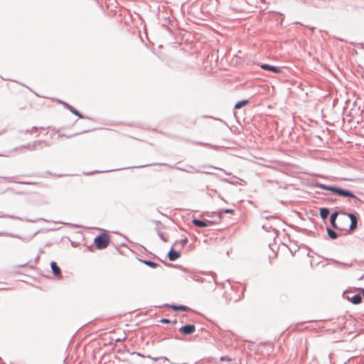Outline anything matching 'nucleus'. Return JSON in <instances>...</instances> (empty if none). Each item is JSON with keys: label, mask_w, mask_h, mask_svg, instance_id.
Returning <instances> with one entry per match:
<instances>
[{"label": "nucleus", "mask_w": 364, "mask_h": 364, "mask_svg": "<svg viewBox=\"0 0 364 364\" xmlns=\"http://www.w3.org/2000/svg\"><path fill=\"white\" fill-rule=\"evenodd\" d=\"M315 187L320 188L321 189L323 190L329 191L333 194L338 195L339 196L359 200L352 191L347 189H343L342 188L336 186H328L321 183H316L315 184Z\"/></svg>", "instance_id": "f257e3e1"}, {"label": "nucleus", "mask_w": 364, "mask_h": 364, "mask_svg": "<svg viewBox=\"0 0 364 364\" xmlns=\"http://www.w3.org/2000/svg\"><path fill=\"white\" fill-rule=\"evenodd\" d=\"M190 278L199 283L213 284L211 287L213 289H215L217 285V282L213 273L206 274L205 276H202L200 274H191Z\"/></svg>", "instance_id": "f03ea898"}, {"label": "nucleus", "mask_w": 364, "mask_h": 364, "mask_svg": "<svg viewBox=\"0 0 364 364\" xmlns=\"http://www.w3.org/2000/svg\"><path fill=\"white\" fill-rule=\"evenodd\" d=\"M109 243V236L105 232L98 235L94 240V244L98 250H103L106 248Z\"/></svg>", "instance_id": "7ed1b4c3"}, {"label": "nucleus", "mask_w": 364, "mask_h": 364, "mask_svg": "<svg viewBox=\"0 0 364 364\" xmlns=\"http://www.w3.org/2000/svg\"><path fill=\"white\" fill-rule=\"evenodd\" d=\"M192 223L194 225L198 227V228H205L210 225H212L217 222L209 220H200L198 218H193L192 220Z\"/></svg>", "instance_id": "20e7f679"}, {"label": "nucleus", "mask_w": 364, "mask_h": 364, "mask_svg": "<svg viewBox=\"0 0 364 364\" xmlns=\"http://www.w3.org/2000/svg\"><path fill=\"white\" fill-rule=\"evenodd\" d=\"M179 331L183 335H191L196 331V326L193 324H186L179 328Z\"/></svg>", "instance_id": "39448f33"}, {"label": "nucleus", "mask_w": 364, "mask_h": 364, "mask_svg": "<svg viewBox=\"0 0 364 364\" xmlns=\"http://www.w3.org/2000/svg\"><path fill=\"white\" fill-rule=\"evenodd\" d=\"M349 292H344L343 295H346V298L350 301L353 304H359L362 302V296L360 294H354L352 296H350L348 294Z\"/></svg>", "instance_id": "423d86ee"}, {"label": "nucleus", "mask_w": 364, "mask_h": 364, "mask_svg": "<svg viewBox=\"0 0 364 364\" xmlns=\"http://www.w3.org/2000/svg\"><path fill=\"white\" fill-rule=\"evenodd\" d=\"M167 257L170 261L173 262L181 257V253L179 251L173 250V247H171L167 254Z\"/></svg>", "instance_id": "0eeeda50"}, {"label": "nucleus", "mask_w": 364, "mask_h": 364, "mask_svg": "<svg viewBox=\"0 0 364 364\" xmlns=\"http://www.w3.org/2000/svg\"><path fill=\"white\" fill-rule=\"evenodd\" d=\"M260 68L264 70L271 71L274 73H279L281 72V68L279 67L266 63L262 64Z\"/></svg>", "instance_id": "6e6552de"}, {"label": "nucleus", "mask_w": 364, "mask_h": 364, "mask_svg": "<svg viewBox=\"0 0 364 364\" xmlns=\"http://www.w3.org/2000/svg\"><path fill=\"white\" fill-rule=\"evenodd\" d=\"M45 141L43 140H37L33 141L31 144H28L26 145H23L21 146V149H28L30 150H35L40 144L44 143Z\"/></svg>", "instance_id": "1a4fd4ad"}, {"label": "nucleus", "mask_w": 364, "mask_h": 364, "mask_svg": "<svg viewBox=\"0 0 364 364\" xmlns=\"http://www.w3.org/2000/svg\"><path fill=\"white\" fill-rule=\"evenodd\" d=\"M50 268L55 277H58L61 276V269L55 262L52 261L50 262Z\"/></svg>", "instance_id": "9d476101"}, {"label": "nucleus", "mask_w": 364, "mask_h": 364, "mask_svg": "<svg viewBox=\"0 0 364 364\" xmlns=\"http://www.w3.org/2000/svg\"><path fill=\"white\" fill-rule=\"evenodd\" d=\"M338 215V212H337V211L332 213L330 215L331 225L333 228H334L336 229H340V228H338L336 223ZM343 228H341V230H343Z\"/></svg>", "instance_id": "9b49d317"}, {"label": "nucleus", "mask_w": 364, "mask_h": 364, "mask_svg": "<svg viewBox=\"0 0 364 364\" xmlns=\"http://www.w3.org/2000/svg\"><path fill=\"white\" fill-rule=\"evenodd\" d=\"M319 214L321 219L325 220L328 217L330 214V210L328 208H321Z\"/></svg>", "instance_id": "f8f14e48"}, {"label": "nucleus", "mask_w": 364, "mask_h": 364, "mask_svg": "<svg viewBox=\"0 0 364 364\" xmlns=\"http://www.w3.org/2000/svg\"><path fill=\"white\" fill-rule=\"evenodd\" d=\"M168 306H170L174 311H187L189 309V308L188 306H184V305L171 304V305H168Z\"/></svg>", "instance_id": "ddd939ff"}, {"label": "nucleus", "mask_w": 364, "mask_h": 364, "mask_svg": "<svg viewBox=\"0 0 364 364\" xmlns=\"http://www.w3.org/2000/svg\"><path fill=\"white\" fill-rule=\"evenodd\" d=\"M139 261L151 268H156L157 267L159 266V264H157L153 261H151V260L141 259H139Z\"/></svg>", "instance_id": "4468645a"}, {"label": "nucleus", "mask_w": 364, "mask_h": 364, "mask_svg": "<svg viewBox=\"0 0 364 364\" xmlns=\"http://www.w3.org/2000/svg\"><path fill=\"white\" fill-rule=\"evenodd\" d=\"M0 217H6V218H12V219H18L21 221H27V222H32V223L36 222V220H30V219H27V218H20V217L15 216V215H0Z\"/></svg>", "instance_id": "2eb2a0df"}, {"label": "nucleus", "mask_w": 364, "mask_h": 364, "mask_svg": "<svg viewBox=\"0 0 364 364\" xmlns=\"http://www.w3.org/2000/svg\"><path fill=\"white\" fill-rule=\"evenodd\" d=\"M234 213V210L232 209L226 208V209H222L215 213L218 215V218L219 220H220L223 213Z\"/></svg>", "instance_id": "dca6fc26"}, {"label": "nucleus", "mask_w": 364, "mask_h": 364, "mask_svg": "<svg viewBox=\"0 0 364 364\" xmlns=\"http://www.w3.org/2000/svg\"><path fill=\"white\" fill-rule=\"evenodd\" d=\"M326 231L328 236L332 240L336 239L338 236V233L330 228H327Z\"/></svg>", "instance_id": "f3484780"}, {"label": "nucleus", "mask_w": 364, "mask_h": 364, "mask_svg": "<svg viewBox=\"0 0 364 364\" xmlns=\"http://www.w3.org/2000/svg\"><path fill=\"white\" fill-rule=\"evenodd\" d=\"M249 102L248 100H242L239 102H237L234 107L235 109H238L242 107L243 106L246 105Z\"/></svg>", "instance_id": "a211bd4d"}, {"label": "nucleus", "mask_w": 364, "mask_h": 364, "mask_svg": "<svg viewBox=\"0 0 364 364\" xmlns=\"http://www.w3.org/2000/svg\"><path fill=\"white\" fill-rule=\"evenodd\" d=\"M68 109L73 114L77 116L79 118H83L82 114L73 106H70Z\"/></svg>", "instance_id": "6ab92c4d"}, {"label": "nucleus", "mask_w": 364, "mask_h": 364, "mask_svg": "<svg viewBox=\"0 0 364 364\" xmlns=\"http://www.w3.org/2000/svg\"><path fill=\"white\" fill-rule=\"evenodd\" d=\"M39 129H42V127H33L31 129H26V130H22L21 131V133H23L25 134H32V133H34L36 132H37Z\"/></svg>", "instance_id": "aec40b11"}, {"label": "nucleus", "mask_w": 364, "mask_h": 364, "mask_svg": "<svg viewBox=\"0 0 364 364\" xmlns=\"http://www.w3.org/2000/svg\"><path fill=\"white\" fill-rule=\"evenodd\" d=\"M176 168L178 170H181V171H186V172L191 173L199 172V171L196 170L193 166H189L188 169H184V168H179V167H177Z\"/></svg>", "instance_id": "412c9836"}, {"label": "nucleus", "mask_w": 364, "mask_h": 364, "mask_svg": "<svg viewBox=\"0 0 364 364\" xmlns=\"http://www.w3.org/2000/svg\"><path fill=\"white\" fill-rule=\"evenodd\" d=\"M188 242V238L185 237L183 239H181L179 240H176L175 242V245H180L181 248H183Z\"/></svg>", "instance_id": "4be33fe9"}, {"label": "nucleus", "mask_w": 364, "mask_h": 364, "mask_svg": "<svg viewBox=\"0 0 364 364\" xmlns=\"http://www.w3.org/2000/svg\"><path fill=\"white\" fill-rule=\"evenodd\" d=\"M357 226H358V219L352 220V221H350V224L349 226V231L354 230L355 229L357 228Z\"/></svg>", "instance_id": "5701e85b"}, {"label": "nucleus", "mask_w": 364, "mask_h": 364, "mask_svg": "<svg viewBox=\"0 0 364 364\" xmlns=\"http://www.w3.org/2000/svg\"><path fill=\"white\" fill-rule=\"evenodd\" d=\"M147 357L151 358L154 361H157V360H159L160 359L164 360L169 361V360L166 357H165V356L152 358L150 355H148Z\"/></svg>", "instance_id": "b1692460"}, {"label": "nucleus", "mask_w": 364, "mask_h": 364, "mask_svg": "<svg viewBox=\"0 0 364 364\" xmlns=\"http://www.w3.org/2000/svg\"><path fill=\"white\" fill-rule=\"evenodd\" d=\"M343 214L347 215L350 218V221H352V220L358 219L356 215L354 213H343Z\"/></svg>", "instance_id": "393cba45"}, {"label": "nucleus", "mask_w": 364, "mask_h": 364, "mask_svg": "<svg viewBox=\"0 0 364 364\" xmlns=\"http://www.w3.org/2000/svg\"><path fill=\"white\" fill-rule=\"evenodd\" d=\"M157 235L163 242H167V237H165L164 234L162 232H158Z\"/></svg>", "instance_id": "a878e982"}, {"label": "nucleus", "mask_w": 364, "mask_h": 364, "mask_svg": "<svg viewBox=\"0 0 364 364\" xmlns=\"http://www.w3.org/2000/svg\"><path fill=\"white\" fill-rule=\"evenodd\" d=\"M0 236H9V237H19L18 236L15 235L14 234L8 233V232H0Z\"/></svg>", "instance_id": "bb28decb"}, {"label": "nucleus", "mask_w": 364, "mask_h": 364, "mask_svg": "<svg viewBox=\"0 0 364 364\" xmlns=\"http://www.w3.org/2000/svg\"><path fill=\"white\" fill-rule=\"evenodd\" d=\"M261 217H262V218H264V219H267H267H269V218H272V216H271V215H267V211H263V212H262V213H261Z\"/></svg>", "instance_id": "cd10ccee"}, {"label": "nucleus", "mask_w": 364, "mask_h": 364, "mask_svg": "<svg viewBox=\"0 0 364 364\" xmlns=\"http://www.w3.org/2000/svg\"><path fill=\"white\" fill-rule=\"evenodd\" d=\"M220 360L221 361H231L232 359L230 358H229L228 356L223 355L220 357Z\"/></svg>", "instance_id": "c85d7f7f"}, {"label": "nucleus", "mask_w": 364, "mask_h": 364, "mask_svg": "<svg viewBox=\"0 0 364 364\" xmlns=\"http://www.w3.org/2000/svg\"><path fill=\"white\" fill-rule=\"evenodd\" d=\"M324 200L330 201V202H334L336 200V199H334L332 196H326L324 198Z\"/></svg>", "instance_id": "c756f323"}, {"label": "nucleus", "mask_w": 364, "mask_h": 364, "mask_svg": "<svg viewBox=\"0 0 364 364\" xmlns=\"http://www.w3.org/2000/svg\"><path fill=\"white\" fill-rule=\"evenodd\" d=\"M159 321L162 323H169L171 322V321L166 318H163Z\"/></svg>", "instance_id": "7c9ffc66"}, {"label": "nucleus", "mask_w": 364, "mask_h": 364, "mask_svg": "<svg viewBox=\"0 0 364 364\" xmlns=\"http://www.w3.org/2000/svg\"><path fill=\"white\" fill-rule=\"evenodd\" d=\"M59 102H60V103H61V104L64 106V107H65V108H67V109H68V108L71 106V105H69L68 103L65 102H63V101H61V100H60V101H59Z\"/></svg>", "instance_id": "2f4dec72"}, {"label": "nucleus", "mask_w": 364, "mask_h": 364, "mask_svg": "<svg viewBox=\"0 0 364 364\" xmlns=\"http://www.w3.org/2000/svg\"><path fill=\"white\" fill-rule=\"evenodd\" d=\"M153 223H154L156 226L161 225V222L159 220H153Z\"/></svg>", "instance_id": "473e14b6"}, {"label": "nucleus", "mask_w": 364, "mask_h": 364, "mask_svg": "<svg viewBox=\"0 0 364 364\" xmlns=\"http://www.w3.org/2000/svg\"><path fill=\"white\" fill-rule=\"evenodd\" d=\"M125 338H126V337H124L123 338H117V339H116V341H116L117 343V342H121V341H122L125 340Z\"/></svg>", "instance_id": "72a5a7b5"}, {"label": "nucleus", "mask_w": 364, "mask_h": 364, "mask_svg": "<svg viewBox=\"0 0 364 364\" xmlns=\"http://www.w3.org/2000/svg\"><path fill=\"white\" fill-rule=\"evenodd\" d=\"M100 171H92V172H90V173H85V175L89 176V175H91V174L94 173H100Z\"/></svg>", "instance_id": "f704fd0d"}, {"label": "nucleus", "mask_w": 364, "mask_h": 364, "mask_svg": "<svg viewBox=\"0 0 364 364\" xmlns=\"http://www.w3.org/2000/svg\"><path fill=\"white\" fill-rule=\"evenodd\" d=\"M132 354H136L138 356L144 357V355L139 352H134Z\"/></svg>", "instance_id": "c9c22d12"}, {"label": "nucleus", "mask_w": 364, "mask_h": 364, "mask_svg": "<svg viewBox=\"0 0 364 364\" xmlns=\"http://www.w3.org/2000/svg\"><path fill=\"white\" fill-rule=\"evenodd\" d=\"M155 230L158 232H161L160 231V228H159V225H157L156 228H155Z\"/></svg>", "instance_id": "e433bc0d"}, {"label": "nucleus", "mask_w": 364, "mask_h": 364, "mask_svg": "<svg viewBox=\"0 0 364 364\" xmlns=\"http://www.w3.org/2000/svg\"><path fill=\"white\" fill-rule=\"evenodd\" d=\"M360 291L362 292L363 296L364 297V289L363 288H360Z\"/></svg>", "instance_id": "4c0bfd02"}, {"label": "nucleus", "mask_w": 364, "mask_h": 364, "mask_svg": "<svg viewBox=\"0 0 364 364\" xmlns=\"http://www.w3.org/2000/svg\"><path fill=\"white\" fill-rule=\"evenodd\" d=\"M215 213H216V212H213V213H212V215H211V216H212V217H213V216H217V217H218V215H217Z\"/></svg>", "instance_id": "58836bf2"}, {"label": "nucleus", "mask_w": 364, "mask_h": 364, "mask_svg": "<svg viewBox=\"0 0 364 364\" xmlns=\"http://www.w3.org/2000/svg\"><path fill=\"white\" fill-rule=\"evenodd\" d=\"M20 183H23V184H30V183H28V182H20Z\"/></svg>", "instance_id": "ea45409f"}, {"label": "nucleus", "mask_w": 364, "mask_h": 364, "mask_svg": "<svg viewBox=\"0 0 364 364\" xmlns=\"http://www.w3.org/2000/svg\"><path fill=\"white\" fill-rule=\"evenodd\" d=\"M224 172H225V173L226 175H230V173L226 172L225 171H224Z\"/></svg>", "instance_id": "a19ab883"}]
</instances>
